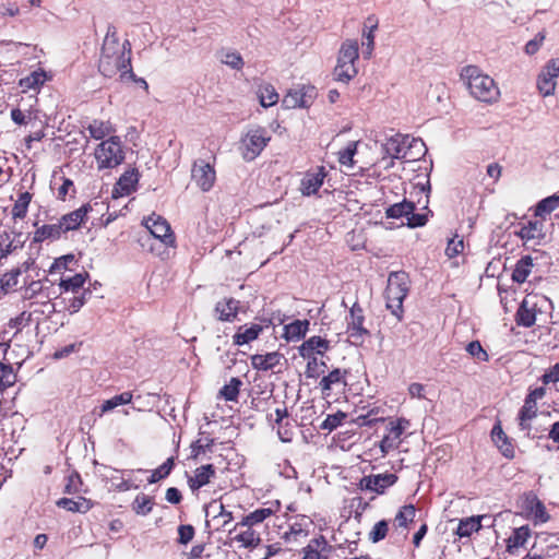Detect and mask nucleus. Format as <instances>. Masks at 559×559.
<instances>
[{"mask_svg":"<svg viewBox=\"0 0 559 559\" xmlns=\"http://www.w3.org/2000/svg\"><path fill=\"white\" fill-rule=\"evenodd\" d=\"M132 50L131 44L127 39L122 44L119 43L118 37L114 33L107 34L98 61V71L105 78H114L115 75L123 72L131 66Z\"/></svg>","mask_w":559,"mask_h":559,"instance_id":"nucleus-1","label":"nucleus"},{"mask_svg":"<svg viewBox=\"0 0 559 559\" xmlns=\"http://www.w3.org/2000/svg\"><path fill=\"white\" fill-rule=\"evenodd\" d=\"M460 78L475 99L486 104H493L499 100L500 90L497 83L491 76L484 73L479 67L469 64L462 68Z\"/></svg>","mask_w":559,"mask_h":559,"instance_id":"nucleus-2","label":"nucleus"},{"mask_svg":"<svg viewBox=\"0 0 559 559\" xmlns=\"http://www.w3.org/2000/svg\"><path fill=\"white\" fill-rule=\"evenodd\" d=\"M409 277L403 271L391 272L384 292L385 306L399 321L403 318V301L409 292Z\"/></svg>","mask_w":559,"mask_h":559,"instance_id":"nucleus-3","label":"nucleus"},{"mask_svg":"<svg viewBox=\"0 0 559 559\" xmlns=\"http://www.w3.org/2000/svg\"><path fill=\"white\" fill-rule=\"evenodd\" d=\"M359 58V49L357 40H345L338 51L337 63L334 68L335 80L343 83H348L354 79L358 70L356 61Z\"/></svg>","mask_w":559,"mask_h":559,"instance_id":"nucleus-4","label":"nucleus"},{"mask_svg":"<svg viewBox=\"0 0 559 559\" xmlns=\"http://www.w3.org/2000/svg\"><path fill=\"white\" fill-rule=\"evenodd\" d=\"M94 155L98 170L112 169L123 163L126 151L119 136H110L97 145Z\"/></svg>","mask_w":559,"mask_h":559,"instance_id":"nucleus-5","label":"nucleus"},{"mask_svg":"<svg viewBox=\"0 0 559 559\" xmlns=\"http://www.w3.org/2000/svg\"><path fill=\"white\" fill-rule=\"evenodd\" d=\"M271 141L265 128L257 127L248 130L241 139V154L245 160L255 159Z\"/></svg>","mask_w":559,"mask_h":559,"instance_id":"nucleus-6","label":"nucleus"},{"mask_svg":"<svg viewBox=\"0 0 559 559\" xmlns=\"http://www.w3.org/2000/svg\"><path fill=\"white\" fill-rule=\"evenodd\" d=\"M409 420L406 418L392 419L386 425V433L383 436L379 443L381 456L384 457L388 453L396 450L402 442V435L408 428Z\"/></svg>","mask_w":559,"mask_h":559,"instance_id":"nucleus-7","label":"nucleus"},{"mask_svg":"<svg viewBox=\"0 0 559 559\" xmlns=\"http://www.w3.org/2000/svg\"><path fill=\"white\" fill-rule=\"evenodd\" d=\"M216 157L213 156V163L205 162L203 159L195 160L191 168V180L195 186L203 192H209L215 185L216 170H215Z\"/></svg>","mask_w":559,"mask_h":559,"instance_id":"nucleus-8","label":"nucleus"},{"mask_svg":"<svg viewBox=\"0 0 559 559\" xmlns=\"http://www.w3.org/2000/svg\"><path fill=\"white\" fill-rule=\"evenodd\" d=\"M329 171L323 165L309 168L302 174L299 191L304 197H312L319 193Z\"/></svg>","mask_w":559,"mask_h":559,"instance_id":"nucleus-9","label":"nucleus"},{"mask_svg":"<svg viewBox=\"0 0 559 559\" xmlns=\"http://www.w3.org/2000/svg\"><path fill=\"white\" fill-rule=\"evenodd\" d=\"M364 310L358 304H354L347 318V332L353 344H361L369 331L364 326Z\"/></svg>","mask_w":559,"mask_h":559,"instance_id":"nucleus-10","label":"nucleus"},{"mask_svg":"<svg viewBox=\"0 0 559 559\" xmlns=\"http://www.w3.org/2000/svg\"><path fill=\"white\" fill-rule=\"evenodd\" d=\"M316 88L310 85H302L297 88H292L283 98L285 108H308L316 98Z\"/></svg>","mask_w":559,"mask_h":559,"instance_id":"nucleus-11","label":"nucleus"},{"mask_svg":"<svg viewBox=\"0 0 559 559\" xmlns=\"http://www.w3.org/2000/svg\"><path fill=\"white\" fill-rule=\"evenodd\" d=\"M559 76V58L549 60L537 78L538 92L544 96L552 95L556 79Z\"/></svg>","mask_w":559,"mask_h":559,"instance_id":"nucleus-12","label":"nucleus"},{"mask_svg":"<svg viewBox=\"0 0 559 559\" xmlns=\"http://www.w3.org/2000/svg\"><path fill=\"white\" fill-rule=\"evenodd\" d=\"M145 226L150 233L164 245H173L175 235L171 231L169 223L162 216L152 214L145 221Z\"/></svg>","mask_w":559,"mask_h":559,"instance_id":"nucleus-13","label":"nucleus"},{"mask_svg":"<svg viewBox=\"0 0 559 559\" xmlns=\"http://www.w3.org/2000/svg\"><path fill=\"white\" fill-rule=\"evenodd\" d=\"M24 284L26 286L23 289L22 296L25 299L40 298L44 301L58 297L52 284L48 280L31 281L28 284L24 281Z\"/></svg>","mask_w":559,"mask_h":559,"instance_id":"nucleus-14","label":"nucleus"},{"mask_svg":"<svg viewBox=\"0 0 559 559\" xmlns=\"http://www.w3.org/2000/svg\"><path fill=\"white\" fill-rule=\"evenodd\" d=\"M397 480L395 474H378L362 477L360 486L362 489H367L377 493H383L386 488L393 486Z\"/></svg>","mask_w":559,"mask_h":559,"instance_id":"nucleus-15","label":"nucleus"},{"mask_svg":"<svg viewBox=\"0 0 559 559\" xmlns=\"http://www.w3.org/2000/svg\"><path fill=\"white\" fill-rule=\"evenodd\" d=\"M330 349V342L321 336H311L299 347L298 354L302 358H313L317 355L323 356Z\"/></svg>","mask_w":559,"mask_h":559,"instance_id":"nucleus-16","label":"nucleus"},{"mask_svg":"<svg viewBox=\"0 0 559 559\" xmlns=\"http://www.w3.org/2000/svg\"><path fill=\"white\" fill-rule=\"evenodd\" d=\"M92 211L90 203L83 204L81 207L63 215L59 221V225L62 227V231L68 233L70 230L78 229L87 218L88 212Z\"/></svg>","mask_w":559,"mask_h":559,"instance_id":"nucleus-17","label":"nucleus"},{"mask_svg":"<svg viewBox=\"0 0 559 559\" xmlns=\"http://www.w3.org/2000/svg\"><path fill=\"white\" fill-rule=\"evenodd\" d=\"M544 222L537 217L519 224L514 234L524 241L540 240L544 237Z\"/></svg>","mask_w":559,"mask_h":559,"instance_id":"nucleus-18","label":"nucleus"},{"mask_svg":"<svg viewBox=\"0 0 559 559\" xmlns=\"http://www.w3.org/2000/svg\"><path fill=\"white\" fill-rule=\"evenodd\" d=\"M280 510V502L274 501L271 502L269 507L257 509L252 512H250L248 515H246L240 523H237L234 527V531H236L239 526H253L255 524H259L263 522L265 519L270 518L274 513H276Z\"/></svg>","mask_w":559,"mask_h":559,"instance_id":"nucleus-19","label":"nucleus"},{"mask_svg":"<svg viewBox=\"0 0 559 559\" xmlns=\"http://www.w3.org/2000/svg\"><path fill=\"white\" fill-rule=\"evenodd\" d=\"M239 300L235 298H224L215 305V318L224 322H233L239 311Z\"/></svg>","mask_w":559,"mask_h":559,"instance_id":"nucleus-20","label":"nucleus"},{"mask_svg":"<svg viewBox=\"0 0 559 559\" xmlns=\"http://www.w3.org/2000/svg\"><path fill=\"white\" fill-rule=\"evenodd\" d=\"M86 130L94 140L104 141L107 136H116V128L110 120L93 119Z\"/></svg>","mask_w":559,"mask_h":559,"instance_id":"nucleus-21","label":"nucleus"},{"mask_svg":"<svg viewBox=\"0 0 559 559\" xmlns=\"http://www.w3.org/2000/svg\"><path fill=\"white\" fill-rule=\"evenodd\" d=\"M346 370L335 368L329 372V374L324 376L319 382L322 394L329 396L334 385L346 384Z\"/></svg>","mask_w":559,"mask_h":559,"instance_id":"nucleus-22","label":"nucleus"},{"mask_svg":"<svg viewBox=\"0 0 559 559\" xmlns=\"http://www.w3.org/2000/svg\"><path fill=\"white\" fill-rule=\"evenodd\" d=\"M214 476L215 468L212 464L198 467L194 471V475L188 479L189 487L191 490H198L201 487L207 485Z\"/></svg>","mask_w":559,"mask_h":559,"instance_id":"nucleus-23","label":"nucleus"},{"mask_svg":"<svg viewBox=\"0 0 559 559\" xmlns=\"http://www.w3.org/2000/svg\"><path fill=\"white\" fill-rule=\"evenodd\" d=\"M283 359V355L277 352L267 353L265 355H253L251 357L252 367L257 370H272L278 365Z\"/></svg>","mask_w":559,"mask_h":559,"instance_id":"nucleus-24","label":"nucleus"},{"mask_svg":"<svg viewBox=\"0 0 559 559\" xmlns=\"http://www.w3.org/2000/svg\"><path fill=\"white\" fill-rule=\"evenodd\" d=\"M263 331L262 325L253 323L249 326L241 325L233 336L235 345L241 346L248 344L258 338L260 333Z\"/></svg>","mask_w":559,"mask_h":559,"instance_id":"nucleus-25","label":"nucleus"},{"mask_svg":"<svg viewBox=\"0 0 559 559\" xmlns=\"http://www.w3.org/2000/svg\"><path fill=\"white\" fill-rule=\"evenodd\" d=\"M139 171L136 169L126 170L116 183V191L121 195H129L136 189Z\"/></svg>","mask_w":559,"mask_h":559,"instance_id":"nucleus-26","label":"nucleus"},{"mask_svg":"<svg viewBox=\"0 0 559 559\" xmlns=\"http://www.w3.org/2000/svg\"><path fill=\"white\" fill-rule=\"evenodd\" d=\"M308 320H295L284 326V337L287 342H297L304 338L309 330Z\"/></svg>","mask_w":559,"mask_h":559,"instance_id":"nucleus-27","label":"nucleus"},{"mask_svg":"<svg viewBox=\"0 0 559 559\" xmlns=\"http://www.w3.org/2000/svg\"><path fill=\"white\" fill-rule=\"evenodd\" d=\"M536 413L537 406L535 399L532 396H526L524 405L519 413V426L522 430L528 431L531 429V420L536 417Z\"/></svg>","mask_w":559,"mask_h":559,"instance_id":"nucleus-28","label":"nucleus"},{"mask_svg":"<svg viewBox=\"0 0 559 559\" xmlns=\"http://www.w3.org/2000/svg\"><path fill=\"white\" fill-rule=\"evenodd\" d=\"M133 394L130 391H124L120 394L114 395L112 397L105 400L98 411V416L102 417L106 413L114 411L118 406L128 405L132 402Z\"/></svg>","mask_w":559,"mask_h":559,"instance_id":"nucleus-29","label":"nucleus"},{"mask_svg":"<svg viewBox=\"0 0 559 559\" xmlns=\"http://www.w3.org/2000/svg\"><path fill=\"white\" fill-rule=\"evenodd\" d=\"M63 234L62 227L59 223L45 224L36 229L34 233V242H44L46 240H57Z\"/></svg>","mask_w":559,"mask_h":559,"instance_id":"nucleus-30","label":"nucleus"},{"mask_svg":"<svg viewBox=\"0 0 559 559\" xmlns=\"http://www.w3.org/2000/svg\"><path fill=\"white\" fill-rule=\"evenodd\" d=\"M33 194L28 191L20 192L15 200L11 215L13 219H24L28 212V206L32 202Z\"/></svg>","mask_w":559,"mask_h":559,"instance_id":"nucleus-31","label":"nucleus"},{"mask_svg":"<svg viewBox=\"0 0 559 559\" xmlns=\"http://www.w3.org/2000/svg\"><path fill=\"white\" fill-rule=\"evenodd\" d=\"M557 209H559V195L554 194L547 197L536 204L534 217H537L544 222L545 218Z\"/></svg>","mask_w":559,"mask_h":559,"instance_id":"nucleus-32","label":"nucleus"},{"mask_svg":"<svg viewBox=\"0 0 559 559\" xmlns=\"http://www.w3.org/2000/svg\"><path fill=\"white\" fill-rule=\"evenodd\" d=\"M87 276L88 275L86 273H78L70 277H62L59 283V288L61 290L60 295L63 293H80V290L83 288V285Z\"/></svg>","mask_w":559,"mask_h":559,"instance_id":"nucleus-33","label":"nucleus"},{"mask_svg":"<svg viewBox=\"0 0 559 559\" xmlns=\"http://www.w3.org/2000/svg\"><path fill=\"white\" fill-rule=\"evenodd\" d=\"M257 95L260 105L264 108L276 105L280 98L275 87L270 83H263L259 85Z\"/></svg>","mask_w":559,"mask_h":559,"instance_id":"nucleus-34","label":"nucleus"},{"mask_svg":"<svg viewBox=\"0 0 559 559\" xmlns=\"http://www.w3.org/2000/svg\"><path fill=\"white\" fill-rule=\"evenodd\" d=\"M491 438L492 441L497 444L501 453L508 457L511 459L514 456V450L512 444L508 441V437L502 430V428L497 425L492 428L491 431Z\"/></svg>","mask_w":559,"mask_h":559,"instance_id":"nucleus-35","label":"nucleus"},{"mask_svg":"<svg viewBox=\"0 0 559 559\" xmlns=\"http://www.w3.org/2000/svg\"><path fill=\"white\" fill-rule=\"evenodd\" d=\"M415 209H416V206H415L414 202L407 201L406 199H404L402 202L390 205L385 210V215L388 218H395V219H399L402 217L407 218V216L409 214H412V212H414Z\"/></svg>","mask_w":559,"mask_h":559,"instance_id":"nucleus-36","label":"nucleus"},{"mask_svg":"<svg viewBox=\"0 0 559 559\" xmlns=\"http://www.w3.org/2000/svg\"><path fill=\"white\" fill-rule=\"evenodd\" d=\"M484 518L485 516H469L461 520L456 528V535L459 537H469L474 532H478Z\"/></svg>","mask_w":559,"mask_h":559,"instance_id":"nucleus-37","label":"nucleus"},{"mask_svg":"<svg viewBox=\"0 0 559 559\" xmlns=\"http://www.w3.org/2000/svg\"><path fill=\"white\" fill-rule=\"evenodd\" d=\"M57 506L70 512H87L91 503L87 499L80 497L78 500L70 498H61L57 501Z\"/></svg>","mask_w":559,"mask_h":559,"instance_id":"nucleus-38","label":"nucleus"},{"mask_svg":"<svg viewBox=\"0 0 559 559\" xmlns=\"http://www.w3.org/2000/svg\"><path fill=\"white\" fill-rule=\"evenodd\" d=\"M246 527L247 530L235 535L234 540L238 542L241 547L255 548L261 542L260 535L251 526Z\"/></svg>","mask_w":559,"mask_h":559,"instance_id":"nucleus-39","label":"nucleus"},{"mask_svg":"<svg viewBox=\"0 0 559 559\" xmlns=\"http://www.w3.org/2000/svg\"><path fill=\"white\" fill-rule=\"evenodd\" d=\"M326 542L324 537H318L312 540L302 549L304 559H321V552L326 549Z\"/></svg>","mask_w":559,"mask_h":559,"instance_id":"nucleus-40","label":"nucleus"},{"mask_svg":"<svg viewBox=\"0 0 559 559\" xmlns=\"http://www.w3.org/2000/svg\"><path fill=\"white\" fill-rule=\"evenodd\" d=\"M532 265L533 263L531 257H524L521 260H519L512 274L513 281L518 283L525 282L528 274L531 273Z\"/></svg>","mask_w":559,"mask_h":559,"instance_id":"nucleus-41","label":"nucleus"},{"mask_svg":"<svg viewBox=\"0 0 559 559\" xmlns=\"http://www.w3.org/2000/svg\"><path fill=\"white\" fill-rule=\"evenodd\" d=\"M530 537V528L527 526H521L513 531L512 535L508 538V550L511 551L513 548L524 546Z\"/></svg>","mask_w":559,"mask_h":559,"instance_id":"nucleus-42","label":"nucleus"},{"mask_svg":"<svg viewBox=\"0 0 559 559\" xmlns=\"http://www.w3.org/2000/svg\"><path fill=\"white\" fill-rule=\"evenodd\" d=\"M21 275V269H14L0 278V288L4 294L14 290L19 285V277Z\"/></svg>","mask_w":559,"mask_h":559,"instance_id":"nucleus-43","label":"nucleus"},{"mask_svg":"<svg viewBox=\"0 0 559 559\" xmlns=\"http://www.w3.org/2000/svg\"><path fill=\"white\" fill-rule=\"evenodd\" d=\"M416 509L413 504L402 507L394 519L396 526L407 528V525L414 521Z\"/></svg>","mask_w":559,"mask_h":559,"instance_id":"nucleus-44","label":"nucleus"},{"mask_svg":"<svg viewBox=\"0 0 559 559\" xmlns=\"http://www.w3.org/2000/svg\"><path fill=\"white\" fill-rule=\"evenodd\" d=\"M242 384L241 380L239 378H231L230 381L225 384L221 391L219 395L225 399L226 401L235 402L238 399L239 395V389Z\"/></svg>","mask_w":559,"mask_h":559,"instance_id":"nucleus-45","label":"nucleus"},{"mask_svg":"<svg viewBox=\"0 0 559 559\" xmlns=\"http://www.w3.org/2000/svg\"><path fill=\"white\" fill-rule=\"evenodd\" d=\"M530 504L528 514L535 522L545 523L548 521L549 515L542 501L534 498L530 501Z\"/></svg>","mask_w":559,"mask_h":559,"instance_id":"nucleus-46","label":"nucleus"},{"mask_svg":"<svg viewBox=\"0 0 559 559\" xmlns=\"http://www.w3.org/2000/svg\"><path fill=\"white\" fill-rule=\"evenodd\" d=\"M132 508L136 514L147 515L153 509V500L151 497L140 493L135 497Z\"/></svg>","mask_w":559,"mask_h":559,"instance_id":"nucleus-47","label":"nucleus"},{"mask_svg":"<svg viewBox=\"0 0 559 559\" xmlns=\"http://www.w3.org/2000/svg\"><path fill=\"white\" fill-rule=\"evenodd\" d=\"M307 365L305 374L308 379H318L325 370L326 364L324 361H319L317 357L306 358Z\"/></svg>","mask_w":559,"mask_h":559,"instance_id":"nucleus-48","label":"nucleus"},{"mask_svg":"<svg viewBox=\"0 0 559 559\" xmlns=\"http://www.w3.org/2000/svg\"><path fill=\"white\" fill-rule=\"evenodd\" d=\"M516 316H518V323L520 325H523L526 328L532 326L536 321L535 312L528 308L526 300H524L521 304Z\"/></svg>","mask_w":559,"mask_h":559,"instance_id":"nucleus-49","label":"nucleus"},{"mask_svg":"<svg viewBox=\"0 0 559 559\" xmlns=\"http://www.w3.org/2000/svg\"><path fill=\"white\" fill-rule=\"evenodd\" d=\"M404 142L401 144L397 139H390L386 143V151L394 157V158H407L408 160H415L418 157L414 155L407 156V152L404 151Z\"/></svg>","mask_w":559,"mask_h":559,"instance_id":"nucleus-50","label":"nucleus"},{"mask_svg":"<svg viewBox=\"0 0 559 559\" xmlns=\"http://www.w3.org/2000/svg\"><path fill=\"white\" fill-rule=\"evenodd\" d=\"M357 152V142H349L343 150L338 152V163L346 167L354 166V156Z\"/></svg>","mask_w":559,"mask_h":559,"instance_id":"nucleus-51","label":"nucleus"},{"mask_svg":"<svg viewBox=\"0 0 559 559\" xmlns=\"http://www.w3.org/2000/svg\"><path fill=\"white\" fill-rule=\"evenodd\" d=\"M175 462L173 457L167 459L159 467L154 469L148 478L150 484L157 483L158 480L167 477L174 468Z\"/></svg>","mask_w":559,"mask_h":559,"instance_id":"nucleus-52","label":"nucleus"},{"mask_svg":"<svg viewBox=\"0 0 559 559\" xmlns=\"http://www.w3.org/2000/svg\"><path fill=\"white\" fill-rule=\"evenodd\" d=\"M214 444V440L211 438H201L191 445V457L197 460L202 454L210 452Z\"/></svg>","mask_w":559,"mask_h":559,"instance_id":"nucleus-53","label":"nucleus"},{"mask_svg":"<svg viewBox=\"0 0 559 559\" xmlns=\"http://www.w3.org/2000/svg\"><path fill=\"white\" fill-rule=\"evenodd\" d=\"M15 382V373L11 365L0 362V391L13 385Z\"/></svg>","mask_w":559,"mask_h":559,"instance_id":"nucleus-54","label":"nucleus"},{"mask_svg":"<svg viewBox=\"0 0 559 559\" xmlns=\"http://www.w3.org/2000/svg\"><path fill=\"white\" fill-rule=\"evenodd\" d=\"M469 356L479 362H486L489 360L488 353L483 348L479 341H472L465 347Z\"/></svg>","mask_w":559,"mask_h":559,"instance_id":"nucleus-55","label":"nucleus"},{"mask_svg":"<svg viewBox=\"0 0 559 559\" xmlns=\"http://www.w3.org/2000/svg\"><path fill=\"white\" fill-rule=\"evenodd\" d=\"M46 75L44 71H34L20 81V85L24 88H36L45 83Z\"/></svg>","mask_w":559,"mask_h":559,"instance_id":"nucleus-56","label":"nucleus"},{"mask_svg":"<svg viewBox=\"0 0 559 559\" xmlns=\"http://www.w3.org/2000/svg\"><path fill=\"white\" fill-rule=\"evenodd\" d=\"M367 22L370 23V28L368 32L364 33L365 40L362 41V46L366 47L365 53L369 57L374 47V35L373 31L377 28V20L369 16Z\"/></svg>","mask_w":559,"mask_h":559,"instance_id":"nucleus-57","label":"nucleus"},{"mask_svg":"<svg viewBox=\"0 0 559 559\" xmlns=\"http://www.w3.org/2000/svg\"><path fill=\"white\" fill-rule=\"evenodd\" d=\"M221 61L235 70H241L243 68V59L237 51H227L223 55Z\"/></svg>","mask_w":559,"mask_h":559,"instance_id":"nucleus-58","label":"nucleus"},{"mask_svg":"<svg viewBox=\"0 0 559 559\" xmlns=\"http://www.w3.org/2000/svg\"><path fill=\"white\" fill-rule=\"evenodd\" d=\"M345 418L346 414L343 412H337L335 414L328 415V417L322 421L320 428L322 430L332 431L336 429Z\"/></svg>","mask_w":559,"mask_h":559,"instance_id":"nucleus-59","label":"nucleus"},{"mask_svg":"<svg viewBox=\"0 0 559 559\" xmlns=\"http://www.w3.org/2000/svg\"><path fill=\"white\" fill-rule=\"evenodd\" d=\"M388 531H389L388 522L385 520L379 521L373 525L372 530L370 531L369 539L372 543H378L386 536Z\"/></svg>","mask_w":559,"mask_h":559,"instance_id":"nucleus-60","label":"nucleus"},{"mask_svg":"<svg viewBox=\"0 0 559 559\" xmlns=\"http://www.w3.org/2000/svg\"><path fill=\"white\" fill-rule=\"evenodd\" d=\"M120 81H132L139 85H141L146 92H148V84L143 78H139L134 74L132 70V64L127 69L123 70V72L120 75Z\"/></svg>","mask_w":559,"mask_h":559,"instance_id":"nucleus-61","label":"nucleus"},{"mask_svg":"<svg viewBox=\"0 0 559 559\" xmlns=\"http://www.w3.org/2000/svg\"><path fill=\"white\" fill-rule=\"evenodd\" d=\"M178 542L182 545H187L189 542L193 539L194 536V527L192 525H180L178 527Z\"/></svg>","mask_w":559,"mask_h":559,"instance_id":"nucleus-62","label":"nucleus"},{"mask_svg":"<svg viewBox=\"0 0 559 559\" xmlns=\"http://www.w3.org/2000/svg\"><path fill=\"white\" fill-rule=\"evenodd\" d=\"M11 119L19 126L26 124L32 119V114L31 111H23L20 108H13L11 110Z\"/></svg>","mask_w":559,"mask_h":559,"instance_id":"nucleus-63","label":"nucleus"},{"mask_svg":"<svg viewBox=\"0 0 559 559\" xmlns=\"http://www.w3.org/2000/svg\"><path fill=\"white\" fill-rule=\"evenodd\" d=\"M544 384L559 382V364L549 368L542 377Z\"/></svg>","mask_w":559,"mask_h":559,"instance_id":"nucleus-64","label":"nucleus"}]
</instances>
